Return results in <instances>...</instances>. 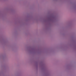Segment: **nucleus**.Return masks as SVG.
Instances as JSON below:
<instances>
[{"label":"nucleus","instance_id":"1","mask_svg":"<svg viewBox=\"0 0 76 76\" xmlns=\"http://www.w3.org/2000/svg\"><path fill=\"white\" fill-rule=\"evenodd\" d=\"M35 66L36 68L37 69H38V63H36Z\"/></svg>","mask_w":76,"mask_h":76},{"label":"nucleus","instance_id":"2","mask_svg":"<svg viewBox=\"0 0 76 76\" xmlns=\"http://www.w3.org/2000/svg\"><path fill=\"white\" fill-rule=\"evenodd\" d=\"M18 75H19V74H18Z\"/></svg>","mask_w":76,"mask_h":76}]
</instances>
